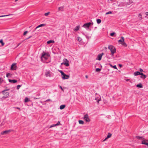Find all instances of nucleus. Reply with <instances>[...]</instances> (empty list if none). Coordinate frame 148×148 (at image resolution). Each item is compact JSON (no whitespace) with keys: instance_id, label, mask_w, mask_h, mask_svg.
I'll return each mask as SVG.
<instances>
[{"instance_id":"nucleus-22","label":"nucleus","mask_w":148,"mask_h":148,"mask_svg":"<svg viewBox=\"0 0 148 148\" xmlns=\"http://www.w3.org/2000/svg\"><path fill=\"white\" fill-rule=\"evenodd\" d=\"M136 87L138 88H142L143 87V86L141 83H139L137 85Z\"/></svg>"},{"instance_id":"nucleus-59","label":"nucleus","mask_w":148,"mask_h":148,"mask_svg":"<svg viewBox=\"0 0 148 148\" xmlns=\"http://www.w3.org/2000/svg\"><path fill=\"white\" fill-rule=\"evenodd\" d=\"M17 0H15V1H17Z\"/></svg>"},{"instance_id":"nucleus-9","label":"nucleus","mask_w":148,"mask_h":148,"mask_svg":"<svg viewBox=\"0 0 148 148\" xmlns=\"http://www.w3.org/2000/svg\"><path fill=\"white\" fill-rule=\"evenodd\" d=\"M64 63L63 64L66 66H69V62L67 60L66 58L64 59Z\"/></svg>"},{"instance_id":"nucleus-5","label":"nucleus","mask_w":148,"mask_h":148,"mask_svg":"<svg viewBox=\"0 0 148 148\" xmlns=\"http://www.w3.org/2000/svg\"><path fill=\"white\" fill-rule=\"evenodd\" d=\"M83 119L86 122H89L90 121V120L89 118L88 115L87 114L84 115Z\"/></svg>"},{"instance_id":"nucleus-36","label":"nucleus","mask_w":148,"mask_h":148,"mask_svg":"<svg viewBox=\"0 0 148 148\" xmlns=\"http://www.w3.org/2000/svg\"><path fill=\"white\" fill-rule=\"evenodd\" d=\"M21 86V85H17V88H16L17 89H19L20 88Z\"/></svg>"},{"instance_id":"nucleus-18","label":"nucleus","mask_w":148,"mask_h":148,"mask_svg":"<svg viewBox=\"0 0 148 148\" xmlns=\"http://www.w3.org/2000/svg\"><path fill=\"white\" fill-rule=\"evenodd\" d=\"M102 57V55H101V54H99L97 56L98 60H100L101 59Z\"/></svg>"},{"instance_id":"nucleus-2","label":"nucleus","mask_w":148,"mask_h":148,"mask_svg":"<svg viewBox=\"0 0 148 148\" xmlns=\"http://www.w3.org/2000/svg\"><path fill=\"white\" fill-rule=\"evenodd\" d=\"M108 48L110 50L111 52V55L112 56L114 55V53L116 52L115 48L113 46L110 45H108Z\"/></svg>"},{"instance_id":"nucleus-46","label":"nucleus","mask_w":148,"mask_h":148,"mask_svg":"<svg viewBox=\"0 0 148 148\" xmlns=\"http://www.w3.org/2000/svg\"><path fill=\"white\" fill-rule=\"evenodd\" d=\"M60 124V123L59 121H58L57 123L56 124V126Z\"/></svg>"},{"instance_id":"nucleus-42","label":"nucleus","mask_w":148,"mask_h":148,"mask_svg":"<svg viewBox=\"0 0 148 148\" xmlns=\"http://www.w3.org/2000/svg\"><path fill=\"white\" fill-rule=\"evenodd\" d=\"M98 99V98H95V99L97 100V102L98 103H99V101H100V99Z\"/></svg>"},{"instance_id":"nucleus-55","label":"nucleus","mask_w":148,"mask_h":148,"mask_svg":"<svg viewBox=\"0 0 148 148\" xmlns=\"http://www.w3.org/2000/svg\"><path fill=\"white\" fill-rule=\"evenodd\" d=\"M119 65L121 67L122 66V65L121 64H119Z\"/></svg>"},{"instance_id":"nucleus-19","label":"nucleus","mask_w":148,"mask_h":148,"mask_svg":"<svg viewBox=\"0 0 148 148\" xmlns=\"http://www.w3.org/2000/svg\"><path fill=\"white\" fill-rule=\"evenodd\" d=\"M136 138L139 140H143L144 138L142 136H136Z\"/></svg>"},{"instance_id":"nucleus-25","label":"nucleus","mask_w":148,"mask_h":148,"mask_svg":"<svg viewBox=\"0 0 148 148\" xmlns=\"http://www.w3.org/2000/svg\"><path fill=\"white\" fill-rule=\"evenodd\" d=\"M0 43H1V44L2 46H4V43L3 42V40L2 39H1L0 40Z\"/></svg>"},{"instance_id":"nucleus-20","label":"nucleus","mask_w":148,"mask_h":148,"mask_svg":"<svg viewBox=\"0 0 148 148\" xmlns=\"http://www.w3.org/2000/svg\"><path fill=\"white\" fill-rule=\"evenodd\" d=\"M140 73L139 71H136L134 73L135 76H137L138 75H140Z\"/></svg>"},{"instance_id":"nucleus-24","label":"nucleus","mask_w":148,"mask_h":148,"mask_svg":"<svg viewBox=\"0 0 148 148\" xmlns=\"http://www.w3.org/2000/svg\"><path fill=\"white\" fill-rule=\"evenodd\" d=\"M54 42L53 40H50L49 41H48L47 42V43L48 44H50L51 43H53Z\"/></svg>"},{"instance_id":"nucleus-57","label":"nucleus","mask_w":148,"mask_h":148,"mask_svg":"<svg viewBox=\"0 0 148 148\" xmlns=\"http://www.w3.org/2000/svg\"><path fill=\"white\" fill-rule=\"evenodd\" d=\"M110 66H111V67H112V66H112V64H110Z\"/></svg>"},{"instance_id":"nucleus-40","label":"nucleus","mask_w":148,"mask_h":148,"mask_svg":"<svg viewBox=\"0 0 148 148\" xmlns=\"http://www.w3.org/2000/svg\"><path fill=\"white\" fill-rule=\"evenodd\" d=\"M28 32L27 31H25L23 33V35L25 36Z\"/></svg>"},{"instance_id":"nucleus-6","label":"nucleus","mask_w":148,"mask_h":148,"mask_svg":"<svg viewBox=\"0 0 148 148\" xmlns=\"http://www.w3.org/2000/svg\"><path fill=\"white\" fill-rule=\"evenodd\" d=\"M12 131V130H5V131H4L2 132L1 133V135L7 134L9 132H11Z\"/></svg>"},{"instance_id":"nucleus-52","label":"nucleus","mask_w":148,"mask_h":148,"mask_svg":"<svg viewBox=\"0 0 148 148\" xmlns=\"http://www.w3.org/2000/svg\"><path fill=\"white\" fill-rule=\"evenodd\" d=\"M16 108H17V109L19 110L20 111L21 110V109L19 108L16 107Z\"/></svg>"},{"instance_id":"nucleus-38","label":"nucleus","mask_w":148,"mask_h":148,"mask_svg":"<svg viewBox=\"0 0 148 148\" xmlns=\"http://www.w3.org/2000/svg\"><path fill=\"white\" fill-rule=\"evenodd\" d=\"M49 13H50V12H48L45 13V16H48V14H49Z\"/></svg>"},{"instance_id":"nucleus-50","label":"nucleus","mask_w":148,"mask_h":148,"mask_svg":"<svg viewBox=\"0 0 148 148\" xmlns=\"http://www.w3.org/2000/svg\"><path fill=\"white\" fill-rule=\"evenodd\" d=\"M32 37V36H29V37H28V38H27L26 40H27L29 38H31V37Z\"/></svg>"},{"instance_id":"nucleus-39","label":"nucleus","mask_w":148,"mask_h":148,"mask_svg":"<svg viewBox=\"0 0 148 148\" xmlns=\"http://www.w3.org/2000/svg\"><path fill=\"white\" fill-rule=\"evenodd\" d=\"M112 67L114 68L115 69H117V68L116 66V65H114L113 66H112Z\"/></svg>"},{"instance_id":"nucleus-33","label":"nucleus","mask_w":148,"mask_h":148,"mask_svg":"<svg viewBox=\"0 0 148 148\" xmlns=\"http://www.w3.org/2000/svg\"><path fill=\"white\" fill-rule=\"evenodd\" d=\"M115 34V32H113L112 33H110V35L111 36H113Z\"/></svg>"},{"instance_id":"nucleus-37","label":"nucleus","mask_w":148,"mask_h":148,"mask_svg":"<svg viewBox=\"0 0 148 148\" xmlns=\"http://www.w3.org/2000/svg\"><path fill=\"white\" fill-rule=\"evenodd\" d=\"M7 97H6L5 96H3L1 98V99L2 101L3 100H4L5 98H6Z\"/></svg>"},{"instance_id":"nucleus-14","label":"nucleus","mask_w":148,"mask_h":148,"mask_svg":"<svg viewBox=\"0 0 148 148\" xmlns=\"http://www.w3.org/2000/svg\"><path fill=\"white\" fill-rule=\"evenodd\" d=\"M140 75H141L140 77L142 78H143L145 79L147 77V76L146 75H145L143 73H140Z\"/></svg>"},{"instance_id":"nucleus-47","label":"nucleus","mask_w":148,"mask_h":148,"mask_svg":"<svg viewBox=\"0 0 148 148\" xmlns=\"http://www.w3.org/2000/svg\"><path fill=\"white\" fill-rule=\"evenodd\" d=\"M3 81V79L2 78H0V83L1 82Z\"/></svg>"},{"instance_id":"nucleus-12","label":"nucleus","mask_w":148,"mask_h":148,"mask_svg":"<svg viewBox=\"0 0 148 148\" xmlns=\"http://www.w3.org/2000/svg\"><path fill=\"white\" fill-rule=\"evenodd\" d=\"M112 134L110 133H108V135L106 138L105 139L103 140V141H105L107 139L109 138H110Z\"/></svg>"},{"instance_id":"nucleus-43","label":"nucleus","mask_w":148,"mask_h":148,"mask_svg":"<svg viewBox=\"0 0 148 148\" xmlns=\"http://www.w3.org/2000/svg\"><path fill=\"white\" fill-rule=\"evenodd\" d=\"M56 126V124H53L50 126V127H54Z\"/></svg>"},{"instance_id":"nucleus-7","label":"nucleus","mask_w":148,"mask_h":148,"mask_svg":"<svg viewBox=\"0 0 148 148\" xmlns=\"http://www.w3.org/2000/svg\"><path fill=\"white\" fill-rule=\"evenodd\" d=\"M16 63H13L11 66L10 69L12 70H15L16 69Z\"/></svg>"},{"instance_id":"nucleus-31","label":"nucleus","mask_w":148,"mask_h":148,"mask_svg":"<svg viewBox=\"0 0 148 148\" xmlns=\"http://www.w3.org/2000/svg\"><path fill=\"white\" fill-rule=\"evenodd\" d=\"M59 72L61 73V75H63L64 74V72L61 71V70H59Z\"/></svg>"},{"instance_id":"nucleus-34","label":"nucleus","mask_w":148,"mask_h":148,"mask_svg":"<svg viewBox=\"0 0 148 148\" xmlns=\"http://www.w3.org/2000/svg\"><path fill=\"white\" fill-rule=\"evenodd\" d=\"M112 13V12L111 11H109L108 12H107L106 13V15L108 14H111Z\"/></svg>"},{"instance_id":"nucleus-41","label":"nucleus","mask_w":148,"mask_h":148,"mask_svg":"<svg viewBox=\"0 0 148 148\" xmlns=\"http://www.w3.org/2000/svg\"><path fill=\"white\" fill-rule=\"evenodd\" d=\"M138 17L140 18V20L142 19V15L140 14H139Z\"/></svg>"},{"instance_id":"nucleus-11","label":"nucleus","mask_w":148,"mask_h":148,"mask_svg":"<svg viewBox=\"0 0 148 148\" xmlns=\"http://www.w3.org/2000/svg\"><path fill=\"white\" fill-rule=\"evenodd\" d=\"M121 38H122L123 39V42H120V44H121L124 47H126L127 46V45L126 44L124 40V38L123 37V36L121 37Z\"/></svg>"},{"instance_id":"nucleus-45","label":"nucleus","mask_w":148,"mask_h":148,"mask_svg":"<svg viewBox=\"0 0 148 148\" xmlns=\"http://www.w3.org/2000/svg\"><path fill=\"white\" fill-rule=\"evenodd\" d=\"M10 75V74L9 73H8L6 74V77H8L9 75Z\"/></svg>"},{"instance_id":"nucleus-48","label":"nucleus","mask_w":148,"mask_h":148,"mask_svg":"<svg viewBox=\"0 0 148 148\" xmlns=\"http://www.w3.org/2000/svg\"><path fill=\"white\" fill-rule=\"evenodd\" d=\"M51 101V100L50 99H47V100H46V101H45V102H47L48 101Z\"/></svg>"},{"instance_id":"nucleus-16","label":"nucleus","mask_w":148,"mask_h":148,"mask_svg":"<svg viewBox=\"0 0 148 148\" xmlns=\"http://www.w3.org/2000/svg\"><path fill=\"white\" fill-rule=\"evenodd\" d=\"M146 141H148V140H146ZM141 143L143 144H144L147 145L148 146V143H147L146 142V141L145 140H143L142 141Z\"/></svg>"},{"instance_id":"nucleus-3","label":"nucleus","mask_w":148,"mask_h":148,"mask_svg":"<svg viewBox=\"0 0 148 148\" xmlns=\"http://www.w3.org/2000/svg\"><path fill=\"white\" fill-rule=\"evenodd\" d=\"M93 23L89 22L83 25V27L85 28H88L91 25H93Z\"/></svg>"},{"instance_id":"nucleus-53","label":"nucleus","mask_w":148,"mask_h":148,"mask_svg":"<svg viewBox=\"0 0 148 148\" xmlns=\"http://www.w3.org/2000/svg\"><path fill=\"white\" fill-rule=\"evenodd\" d=\"M125 80L126 81H129L130 80V79H125Z\"/></svg>"},{"instance_id":"nucleus-58","label":"nucleus","mask_w":148,"mask_h":148,"mask_svg":"<svg viewBox=\"0 0 148 148\" xmlns=\"http://www.w3.org/2000/svg\"><path fill=\"white\" fill-rule=\"evenodd\" d=\"M86 78H88V76H87V75H86Z\"/></svg>"},{"instance_id":"nucleus-28","label":"nucleus","mask_w":148,"mask_h":148,"mask_svg":"<svg viewBox=\"0 0 148 148\" xmlns=\"http://www.w3.org/2000/svg\"><path fill=\"white\" fill-rule=\"evenodd\" d=\"M63 8H64V7H62V6L59 7L58 8L59 10V11L61 10V11H63Z\"/></svg>"},{"instance_id":"nucleus-54","label":"nucleus","mask_w":148,"mask_h":148,"mask_svg":"<svg viewBox=\"0 0 148 148\" xmlns=\"http://www.w3.org/2000/svg\"><path fill=\"white\" fill-rule=\"evenodd\" d=\"M145 14H146V16L148 15V12H146V13Z\"/></svg>"},{"instance_id":"nucleus-30","label":"nucleus","mask_w":148,"mask_h":148,"mask_svg":"<svg viewBox=\"0 0 148 148\" xmlns=\"http://www.w3.org/2000/svg\"><path fill=\"white\" fill-rule=\"evenodd\" d=\"M101 69L99 68H97L96 69V71L97 72L100 71H101Z\"/></svg>"},{"instance_id":"nucleus-23","label":"nucleus","mask_w":148,"mask_h":148,"mask_svg":"<svg viewBox=\"0 0 148 148\" xmlns=\"http://www.w3.org/2000/svg\"><path fill=\"white\" fill-rule=\"evenodd\" d=\"M30 99L29 98H28L27 97H26L25 98V102H27L28 101H30Z\"/></svg>"},{"instance_id":"nucleus-17","label":"nucleus","mask_w":148,"mask_h":148,"mask_svg":"<svg viewBox=\"0 0 148 148\" xmlns=\"http://www.w3.org/2000/svg\"><path fill=\"white\" fill-rule=\"evenodd\" d=\"M80 26L79 25L77 26L74 29V30L75 31H78L79 28Z\"/></svg>"},{"instance_id":"nucleus-4","label":"nucleus","mask_w":148,"mask_h":148,"mask_svg":"<svg viewBox=\"0 0 148 148\" xmlns=\"http://www.w3.org/2000/svg\"><path fill=\"white\" fill-rule=\"evenodd\" d=\"M9 90V89L4 90H3L2 92V93L3 94L5 95V96L7 98V97H8L9 95V93L8 92H6L5 93V91H6Z\"/></svg>"},{"instance_id":"nucleus-26","label":"nucleus","mask_w":148,"mask_h":148,"mask_svg":"<svg viewBox=\"0 0 148 148\" xmlns=\"http://www.w3.org/2000/svg\"><path fill=\"white\" fill-rule=\"evenodd\" d=\"M79 123L81 124H83L84 123V121L82 120H79Z\"/></svg>"},{"instance_id":"nucleus-32","label":"nucleus","mask_w":148,"mask_h":148,"mask_svg":"<svg viewBox=\"0 0 148 148\" xmlns=\"http://www.w3.org/2000/svg\"><path fill=\"white\" fill-rule=\"evenodd\" d=\"M10 15V14L4 15H1L0 16V17H2L5 16H9Z\"/></svg>"},{"instance_id":"nucleus-13","label":"nucleus","mask_w":148,"mask_h":148,"mask_svg":"<svg viewBox=\"0 0 148 148\" xmlns=\"http://www.w3.org/2000/svg\"><path fill=\"white\" fill-rule=\"evenodd\" d=\"M8 81L12 83H15L17 82V80L15 79H9Z\"/></svg>"},{"instance_id":"nucleus-29","label":"nucleus","mask_w":148,"mask_h":148,"mask_svg":"<svg viewBox=\"0 0 148 148\" xmlns=\"http://www.w3.org/2000/svg\"><path fill=\"white\" fill-rule=\"evenodd\" d=\"M83 34L86 37V38L87 39H88L90 37L88 36L85 35L84 33H83L82 34Z\"/></svg>"},{"instance_id":"nucleus-15","label":"nucleus","mask_w":148,"mask_h":148,"mask_svg":"<svg viewBox=\"0 0 148 148\" xmlns=\"http://www.w3.org/2000/svg\"><path fill=\"white\" fill-rule=\"evenodd\" d=\"M46 25V24H42L39 25H38V26H37L36 27V28L35 29V30H34L33 31H35V30L37 28H39L40 27H41L44 26Z\"/></svg>"},{"instance_id":"nucleus-27","label":"nucleus","mask_w":148,"mask_h":148,"mask_svg":"<svg viewBox=\"0 0 148 148\" xmlns=\"http://www.w3.org/2000/svg\"><path fill=\"white\" fill-rule=\"evenodd\" d=\"M101 22V19H98L97 20V22L98 24L100 23Z\"/></svg>"},{"instance_id":"nucleus-51","label":"nucleus","mask_w":148,"mask_h":148,"mask_svg":"<svg viewBox=\"0 0 148 148\" xmlns=\"http://www.w3.org/2000/svg\"><path fill=\"white\" fill-rule=\"evenodd\" d=\"M140 72H143V70L142 69H140Z\"/></svg>"},{"instance_id":"nucleus-10","label":"nucleus","mask_w":148,"mask_h":148,"mask_svg":"<svg viewBox=\"0 0 148 148\" xmlns=\"http://www.w3.org/2000/svg\"><path fill=\"white\" fill-rule=\"evenodd\" d=\"M62 79H68L69 77V75H66L64 73L62 75Z\"/></svg>"},{"instance_id":"nucleus-35","label":"nucleus","mask_w":148,"mask_h":148,"mask_svg":"<svg viewBox=\"0 0 148 148\" xmlns=\"http://www.w3.org/2000/svg\"><path fill=\"white\" fill-rule=\"evenodd\" d=\"M122 40L123 39L122 38H121V39L119 40H118V42L120 43V42H123V41Z\"/></svg>"},{"instance_id":"nucleus-8","label":"nucleus","mask_w":148,"mask_h":148,"mask_svg":"<svg viewBox=\"0 0 148 148\" xmlns=\"http://www.w3.org/2000/svg\"><path fill=\"white\" fill-rule=\"evenodd\" d=\"M51 72L50 71H47L45 73V75L46 77H51Z\"/></svg>"},{"instance_id":"nucleus-1","label":"nucleus","mask_w":148,"mask_h":148,"mask_svg":"<svg viewBox=\"0 0 148 148\" xmlns=\"http://www.w3.org/2000/svg\"><path fill=\"white\" fill-rule=\"evenodd\" d=\"M49 56L50 55L49 53L43 52L42 53L41 57V61H43L44 59L45 60H46L48 59V58Z\"/></svg>"},{"instance_id":"nucleus-49","label":"nucleus","mask_w":148,"mask_h":148,"mask_svg":"<svg viewBox=\"0 0 148 148\" xmlns=\"http://www.w3.org/2000/svg\"><path fill=\"white\" fill-rule=\"evenodd\" d=\"M59 87L61 89V90H62V91H64V90L63 89V88H62V87L60 86H59Z\"/></svg>"},{"instance_id":"nucleus-56","label":"nucleus","mask_w":148,"mask_h":148,"mask_svg":"<svg viewBox=\"0 0 148 148\" xmlns=\"http://www.w3.org/2000/svg\"><path fill=\"white\" fill-rule=\"evenodd\" d=\"M104 54L103 53H102L101 54V55H102V56Z\"/></svg>"},{"instance_id":"nucleus-21","label":"nucleus","mask_w":148,"mask_h":148,"mask_svg":"<svg viewBox=\"0 0 148 148\" xmlns=\"http://www.w3.org/2000/svg\"><path fill=\"white\" fill-rule=\"evenodd\" d=\"M65 105H61L60 107V110H62L65 108Z\"/></svg>"},{"instance_id":"nucleus-44","label":"nucleus","mask_w":148,"mask_h":148,"mask_svg":"<svg viewBox=\"0 0 148 148\" xmlns=\"http://www.w3.org/2000/svg\"><path fill=\"white\" fill-rule=\"evenodd\" d=\"M78 40L79 41H80L81 40V38L80 37H78Z\"/></svg>"}]
</instances>
